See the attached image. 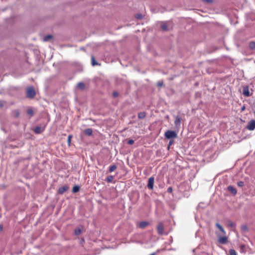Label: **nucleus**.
I'll return each instance as SVG.
<instances>
[{
    "mask_svg": "<svg viewBox=\"0 0 255 255\" xmlns=\"http://www.w3.org/2000/svg\"><path fill=\"white\" fill-rule=\"evenodd\" d=\"M215 226L218 228L221 232L224 235V236L220 237L218 238V242L221 244H226L228 242V238L226 236V232L223 227L218 223H216Z\"/></svg>",
    "mask_w": 255,
    "mask_h": 255,
    "instance_id": "1",
    "label": "nucleus"
},
{
    "mask_svg": "<svg viewBox=\"0 0 255 255\" xmlns=\"http://www.w3.org/2000/svg\"><path fill=\"white\" fill-rule=\"evenodd\" d=\"M36 95V92L32 86L29 87L26 91V96L29 99H33Z\"/></svg>",
    "mask_w": 255,
    "mask_h": 255,
    "instance_id": "2",
    "label": "nucleus"
},
{
    "mask_svg": "<svg viewBox=\"0 0 255 255\" xmlns=\"http://www.w3.org/2000/svg\"><path fill=\"white\" fill-rule=\"evenodd\" d=\"M164 136L167 139H171L176 138L177 134L175 131L168 130L165 132Z\"/></svg>",
    "mask_w": 255,
    "mask_h": 255,
    "instance_id": "3",
    "label": "nucleus"
},
{
    "mask_svg": "<svg viewBox=\"0 0 255 255\" xmlns=\"http://www.w3.org/2000/svg\"><path fill=\"white\" fill-rule=\"evenodd\" d=\"M243 94L245 97H249L251 95L249 87L248 86H244L243 88Z\"/></svg>",
    "mask_w": 255,
    "mask_h": 255,
    "instance_id": "4",
    "label": "nucleus"
},
{
    "mask_svg": "<svg viewBox=\"0 0 255 255\" xmlns=\"http://www.w3.org/2000/svg\"><path fill=\"white\" fill-rule=\"evenodd\" d=\"M154 182V178L153 177H150L148 179V181L147 186L149 189H151V190L153 189Z\"/></svg>",
    "mask_w": 255,
    "mask_h": 255,
    "instance_id": "5",
    "label": "nucleus"
},
{
    "mask_svg": "<svg viewBox=\"0 0 255 255\" xmlns=\"http://www.w3.org/2000/svg\"><path fill=\"white\" fill-rule=\"evenodd\" d=\"M157 233L159 235H162L164 232V226L162 223H159L157 227Z\"/></svg>",
    "mask_w": 255,
    "mask_h": 255,
    "instance_id": "6",
    "label": "nucleus"
},
{
    "mask_svg": "<svg viewBox=\"0 0 255 255\" xmlns=\"http://www.w3.org/2000/svg\"><path fill=\"white\" fill-rule=\"evenodd\" d=\"M247 128L250 130H253L255 128V120H251L247 126Z\"/></svg>",
    "mask_w": 255,
    "mask_h": 255,
    "instance_id": "7",
    "label": "nucleus"
},
{
    "mask_svg": "<svg viewBox=\"0 0 255 255\" xmlns=\"http://www.w3.org/2000/svg\"><path fill=\"white\" fill-rule=\"evenodd\" d=\"M68 188H69L67 185L63 186L58 189V192L60 194H62L65 192L67 191L68 190Z\"/></svg>",
    "mask_w": 255,
    "mask_h": 255,
    "instance_id": "8",
    "label": "nucleus"
},
{
    "mask_svg": "<svg viewBox=\"0 0 255 255\" xmlns=\"http://www.w3.org/2000/svg\"><path fill=\"white\" fill-rule=\"evenodd\" d=\"M149 224V223L147 221H142L139 223L138 227L141 229H144L148 226Z\"/></svg>",
    "mask_w": 255,
    "mask_h": 255,
    "instance_id": "9",
    "label": "nucleus"
},
{
    "mask_svg": "<svg viewBox=\"0 0 255 255\" xmlns=\"http://www.w3.org/2000/svg\"><path fill=\"white\" fill-rule=\"evenodd\" d=\"M83 227L81 226L80 227H79L77 228H76L74 230V234L75 235H79L81 234L83 231Z\"/></svg>",
    "mask_w": 255,
    "mask_h": 255,
    "instance_id": "10",
    "label": "nucleus"
},
{
    "mask_svg": "<svg viewBox=\"0 0 255 255\" xmlns=\"http://www.w3.org/2000/svg\"><path fill=\"white\" fill-rule=\"evenodd\" d=\"M181 118L179 116H176L175 118V121H174V124H175V126L180 127V124H181Z\"/></svg>",
    "mask_w": 255,
    "mask_h": 255,
    "instance_id": "11",
    "label": "nucleus"
},
{
    "mask_svg": "<svg viewBox=\"0 0 255 255\" xmlns=\"http://www.w3.org/2000/svg\"><path fill=\"white\" fill-rule=\"evenodd\" d=\"M228 190L229 192L232 193L234 195L237 194V190L233 186H229L228 187Z\"/></svg>",
    "mask_w": 255,
    "mask_h": 255,
    "instance_id": "12",
    "label": "nucleus"
},
{
    "mask_svg": "<svg viewBox=\"0 0 255 255\" xmlns=\"http://www.w3.org/2000/svg\"><path fill=\"white\" fill-rule=\"evenodd\" d=\"M43 130L44 129H42L41 127L36 126L34 129V132L36 134H39L41 133Z\"/></svg>",
    "mask_w": 255,
    "mask_h": 255,
    "instance_id": "13",
    "label": "nucleus"
},
{
    "mask_svg": "<svg viewBox=\"0 0 255 255\" xmlns=\"http://www.w3.org/2000/svg\"><path fill=\"white\" fill-rule=\"evenodd\" d=\"M11 114L13 117L15 118H18L20 115V113L17 110H12L11 111Z\"/></svg>",
    "mask_w": 255,
    "mask_h": 255,
    "instance_id": "14",
    "label": "nucleus"
},
{
    "mask_svg": "<svg viewBox=\"0 0 255 255\" xmlns=\"http://www.w3.org/2000/svg\"><path fill=\"white\" fill-rule=\"evenodd\" d=\"M161 29L163 31H165L168 30V25H167V24L166 22H162L161 23Z\"/></svg>",
    "mask_w": 255,
    "mask_h": 255,
    "instance_id": "15",
    "label": "nucleus"
},
{
    "mask_svg": "<svg viewBox=\"0 0 255 255\" xmlns=\"http://www.w3.org/2000/svg\"><path fill=\"white\" fill-rule=\"evenodd\" d=\"M84 133L88 136H91L93 134V130L92 128H87L84 130Z\"/></svg>",
    "mask_w": 255,
    "mask_h": 255,
    "instance_id": "16",
    "label": "nucleus"
},
{
    "mask_svg": "<svg viewBox=\"0 0 255 255\" xmlns=\"http://www.w3.org/2000/svg\"><path fill=\"white\" fill-rule=\"evenodd\" d=\"M146 116V113L144 112H140L138 114V118L139 119H143Z\"/></svg>",
    "mask_w": 255,
    "mask_h": 255,
    "instance_id": "17",
    "label": "nucleus"
},
{
    "mask_svg": "<svg viewBox=\"0 0 255 255\" xmlns=\"http://www.w3.org/2000/svg\"><path fill=\"white\" fill-rule=\"evenodd\" d=\"M27 115L30 116V117H32L34 116V113L31 108H29L27 110Z\"/></svg>",
    "mask_w": 255,
    "mask_h": 255,
    "instance_id": "18",
    "label": "nucleus"
},
{
    "mask_svg": "<svg viewBox=\"0 0 255 255\" xmlns=\"http://www.w3.org/2000/svg\"><path fill=\"white\" fill-rule=\"evenodd\" d=\"M241 230L244 232H247L249 231V229L247 225H243L241 226Z\"/></svg>",
    "mask_w": 255,
    "mask_h": 255,
    "instance_id": "19",
    "label": "nucleus"
},
{
    "mask_svg": "<svg viewBox=\"0 0 255 255\" xmlns=\"http://www.w3.org/2000/svg\"><path fill=\"white\" fill-rule=\"evenodd\" d=\"M52 36L51 35H47L43 38L44 41H48L52 38Z\"/></svg>",
    "mask_w": 255,
    "mask_h": 255,
    "instance_id": "20",
    "label": "nucleus"
},
{
    "mask_svg": "<svg viewBox=\"0 0 255 255\" xmlns=\"http://www.w3.org/2000/svg\"><path fill=\"white\" fill-rule=\"evenodd\" d=\"M117 168V166L115 164L111 165L109 167V172H112Z\"/></svg>",
    "mask_w": 255,
    "mask_h": 255,
    "instance_id": "21",
    "label": "nucleus"
},
{
    "mask_svg": "<svg viewBox=\"0 0 255 255\" xmlns=\"http://www.w3.org/2000/svg\"><path fill=\"white\" fill-rule=\"evenodd\" d=\"M80 190V187L78 185H75L73 187L72 192L73 193H76Z\"/></svg>",
    "mask_w": 255,
    "mask_h": 255,
    "instance_id": "22",
    "label": "nucleus"
},
{
    "mask_svg": "<svg viewBox=\"0 0 255 255\" xmlns=\"http://www.w3.org/2000/svg\"><path fill=\"white\" fill-rule=\"evenodd\" d=\"M227 224H228V226L230 227H232V228H234L235 227L236 225L234 223H233L232 221L231 220H229L227 222Z\"/></svg>",
    "mask_w": 255,
    "mask_h": 255,
    "instance_id": "23",
    "label": "nucleus"
},
{
    "mask_svg": "<svg viewBox=\"0 0 255 255\" xmlns=\"http://www.w3.org/2000/svg\"><path fill=\"white\" fill-rule=\"evenodd\" d=\"M78 87L80 89H84L85 88V84L83 82H79L77 85Z\"/></svg>",
    "mask_w": 255,
    "mask_h": 255,
    "instance_id": "24",
    "label": "nucleus"
},
{
    "mask_svg": "<svg viewBox=\"0 0 255 255\" xmlns=\"http://www.w3.org/2000/svg\"><path fill=\"white\" fill-rule=\"evenodd\" d=\"M114 179V176L112 175L108 176L107 178V181L108 183H111L113 181Z\"/></svg>",
    "mask_w": 255,
    "mask_h": 255,
    "instance_id": "25",
    "label": "nucleus"
},
{
    "mask_svg": "<svg viewBox=\"0 0 255 255\" xmlns=\"http://www.w3.org/2000/svg\"><path fill=\"white\" fill-rule=\"evenodd\" d=\"M6 104V102L3 100H0V108H2Z\"/></svg>",
    "mask_w": 255,
    "mask_h": 255,
    "instance_id": "26",
    "label": "nucleus"
},
{
    "mask_svg": "<svg viewBox=\"0 0 255 255\" xmlns=\"http://www.w3.org/2000/svg\"><path fill=\"white\" fill-rule=\"evenodd\" d=\"M249 47L251 49H254L255 48V42H251L249 44Z\"/></svg>",
    "mask_w": 255,
    "mask_h": 255,
    "instance_id": "27",
    "label": "nucleus"
},
{
    "mask_svg": "<svg viewBox=\"0 0 255 255\" xmlns=\"http://www.w3.org/2000/svg\"><path fill=\"white\" fill-rule=\"evenodd\" d=\"M230 255H237L236 251L234 249H230L229 250Z\"/></svg>",
    "mask_w": 255,
    "mask_h": 255,
    "instance_id": "28",
    "label": "nucleus"
},
{
    "mask_svg": "<svg viewBox=\"0 0 255 255\" xmlns=\"http://www.w3.org/2000/svg\"><path fill=\"white\" fill-rule=\"evenodd\" d=\"M164 85V82L163 81H159L158 82V83H157V87H161L162 86H163Z\"/></svg>",
    "mask_w": 255,
    "mask_h": 255,
    "instance_id": "29",
    "label": "nucleus"
},
{
    "mask_svg": "<svg viewBox=\"0 0 255 255\" xmlns=\"http://www.w3.org/2000/svg\"><path fill=\"white\" fill-rule=\"evenodd\" d=\"M91 64H98L93 56H91Z\"/></svg>",
    "mask_w": 255,
    "mask_h": 255,
    "instance_id": "30",
    "label": "nucleus"
},
{
    "mask_svg": "<svg viewBox=\"0 0 255 255\" xmlns=\"http://www.w3.org/2000/svg\"><path fill=\"white\" fill-rule=\"evenodd\" d=\"M135 17L139 19H141L143 18V15L140 14H136L135 15Z\"/></svg>",
    "mask_w": 255,
    "mask_h": 255,
    "instance_id": "31",
    "label": "nucleus"
},
{
    "mask_svg": "<svg viewBox=\"0 0 255 255\" xmlns=\"http://www.w3.org/2000/svg\"><path fill=\"white\" fill-rule=\"evenodd\" d=\"M237 185L239 187H243L244 186V182L243 181H239L237 183Z\"/></svg>",
    "mask_w": 255,
    "mask_h": 255,
    "instance_id": "32",
    "label": "nucleus"
},
{
    "mask_svg": "<svg viewBox=\"0 0 255 255\" xmlns=\"http://www.w3.org/2000/svg\"><path fill=\"white\" fill-rule=\"evenodd\" d=\"M127 143L130 145L133 144L134 143V140L131 139H128L127 141Z\"/></svg>",
    "mask_w": 255,
    "mask_h": 255,
    "instance_id": "33",
    "label": "nucleus"
},
{
    "mask_svg": "<svg viewBox=\"0 0 255 255\" xmlns=\"http://www.w3.org/2000/svg\"><path fill=\"white\" fill-rule=\"evenodd\" d=\"M118 95H119V93L118 92H114L113 93V96L114 98L117 97L118 96Z\"/></svg>",
    "mask_w": 255,
    "mask_h": 255,
    "instance_id": "34",
    "label": "nucleus"
},
{
    "mask_svg": "<svg viewBox=\"0 0 255 255\" xmlns=\"http://www.w3.org/2000/svg\"><path fill=\"white\" fill-rule=\"evenodd\" d=\"M202 1H204V2L209 3H212L213 0H202Z\"/></svg>",
    "mask_w": 255,
    "mask_h": 255,
    "instance_id": "35",
    "label": "nucleus"
},
{
    "mask_svg": "<svg viewBox=\"0 0 255 255\" xmlns=\"http://www.w3.org/2000/svg\"><path fill=\"white\" fill-rule=\"evenodd\" d=\"M72 137V136L71 135H69V136L68 137V142L69 144H70L71 142V139Z\"/></svg>",
    "mask_w": 255,
    "mask_h": 255,
    "instance_id": "36",
    "label": "nucleus"
},
{
    "mask_svg": "<svg viewBox=\"0 0 255 255\" xmlns=\"http://www.w3.org/2000/svg\"><path fill=\"white\" fill-rule=\"evenodd\" d=\"M167 192L168 193H172V188L171 187H168L167 188Z\"/></svg>",
    "mask_w": 255,
    "mask_h": 255,
    "instance_id": "37",
    "label": "nucleus"
},
{
    "mask_svg": "<svg viewBox=\"0 0 255 255\" xmlns=\"http://www.w3.org/2000/svg\"><path fill=\"white\" fill-rule=\"evenodd\" d=\"M173 143V140H170L169 142V144H168V149L169 148V147L170 145H171Z\"/></svg>",
    "mask_w": 255,
    "mask_h": 255,
    "instance_id": "38",
    "label": "nucleus"
},
{
    "mask_svg": "<svg viewBox=\"0 0 255 255\" xmlns=\"http://www.w3.org/2000/svg\"><path fill=\"white\" fill-rule=\"evenodd\" d=\"M245 248V245H242L240 246V248L241 250H243Z\"/></svg>",
    "mask_w": 255,
    "mask_h": 255,
    "instance_id": "39",
    "label": "nucleus"
},
{
    "mask_svg": "<svg viewBox=\"0 0 255 255\" xmlns=\"http://www.w3.org/2000/svg\"><path fill=\"white\" fill-rule=\"evenodd\" d=\"M3 230V226L2 225H0V231H1Z\"/></svg>",
    "mask_w": 255,
    "mask_h": 255,
    "instance_id": "40",
    "label": "nucleus"
},
{
    "mask_svg": "<svg viewBox=\"0 0 255 255\" xmlns=\"http://www.w3.org/2000/svg\"><path fill=\"white\" fill-rule=\"evenodd\" d=\"M156 255V253H153L149 255Z\"/></svg>",
    "mask_w": 255,
    "mask_h": 255,
    "instance_id": "41",
    "label": "nucleus"
},
{
    "mask_svg": "<svg viewBox=\"0 0 255 255\" xmlns=\"http://www.w3.org/2000/svg\"><path fill=\"white\" fill-rule=\"evenodd\" d=\"M245 109V107L242 108V110H244Z\"/></svg>",
    "mask_w": 255,
    "mask_h": 255,
    "instance_id": "42",
    "label": "nucleus"
}]
</instances>
